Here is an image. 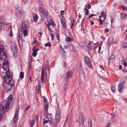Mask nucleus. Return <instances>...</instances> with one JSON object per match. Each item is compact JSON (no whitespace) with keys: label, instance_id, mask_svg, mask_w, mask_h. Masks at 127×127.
I'll return each instance as SVG.
<instances>
[{"label":"nucleus","instance_id":"1","mask_svg":"<svg viewBox=\"0 0 127 127\" xmlns=\"http://www.w3.org/2000/svg\"><path fill=\"white\" fill-rule=\"evenodd\" d=\"M6 75L3 76V79L5 82L4 83L3 86L6 91H10L14 85V82L11 77L9 70L5 72Z\"/></svg>","mask_w":127,"mask_h":127},{"label":"nucleus","instance_id":"2","mask_svg":"<svg viewBox=\"0 0 127 127\" xmlns=\"http://www.w3.org/2000/svg\"><path fill=\"white\" fill-rule=\"evenodd\" d=\"M13 96L10 95L3 102V105L0 104V110H2L3 111L6 112L7 110L9 109L12 107L10 106V102L13 99Z\"/></svg>","mask_w":127,"mask_h":127},{"label":"nucleus","instance_id":"3","mask_svg":"<svg viewBox=\"0 0 127 127\" xmlns=\"http://www.w3.org/2000/svg\"><path fill=\"white\" fill-rule=\"evenodd\" d=\"M49 72V63L47 62L46 64L42 66L41 70V80L42 83L44 82L47 78V73Z\"/></svg>","mask_w":127,"mask_h":127},{"label":"nucleus","instance_id":"4","mask_svg":"<svg viewBox=\"0 0 127 127\" xmlns=\"http://www.w3.org/2000/svg\"><path fill=\"white\" fill-rule=\"evenodd\" d=\"M61 114V112L60 109H58L56 111L55 117L53 122V124L54 126H56L58 125Z\"/></svg>","mask_w":127,"mask_h":127},{"label":"nucleus","instance_id":"5","mask_svg":"<svg viewBox=\"0 0 127 127\" xmlns=\"http://www.w3.org/2000/svg\"><path fill=\"white\" fill-rule=\"evenodd\" d=\"M4 50V48L3 46L0 45V58L1 60H4V59L6 57V55L5 53L3 52L2 51Z\"/></svg>","mask_w":127,"mask_h":127},{"label":"nucleus","instance_id":"6","mask_svg":"<svg viewBox=\"0 0 127 127\" xmlns=\"http://www.w3.org/2000/svg\"><path fill=\"white\" fill-rule=\"evenodd\" d=\"M18 110L17 111L14 117L12 120V121L13 122L14 124H13V125L14 126H16V123L17 122L18 118Z\"/></svg>","mask_w":127,"mask_h":127},{"label":"nucleus","instance_id":"7","mask_svg":"<svg viewBox=\"0 0 127 127\" xmlns=\"http://www.w3.org/2000/svg\"><path fill=\"white\" fill-rule=\"evenodd\" d=\"M85 118L82 115H80L79 117V123L80 126L81 127H84V121Z\"/></svg>","mask_w":127,"mask_h":127},{"label":"nucleus","instance_id":"8","mask_svg":"<svg viewBox=\"0 0 127 127\" xmlns=\"http://www.w3.org/2000/svg\"><path fill=\"white\" fill-rule=\"evenodd\" d=\"M28 26L26 23L22 24L21 26V29L19 30L18 32H23V31L26 30H28Z\"/></svg>","mask_w":127,"mask_h":127},{"label":"nucleus","instance_id":"9","mask_svg":"<svg viewBox=\"0 0 127 127\" xmlns=\"http://www.w3.org/2000/svg\"><path fill=\"white\" fill-rule=\"evenodd\" d=\"M124 88L123 84L122 83H120L118 85V91L121 93L124 91Z\"/></svg>","mask_w":127,"mask_h":127},{"label":"nucleus","instance_id":"10","mask_svg":"<svg viewBox=\"0 0 127 127\" xmlns=\"http://www.w3.org/2000/svg\"><path fill=\"white\" fill-rule=\"evenodd\" d=\"M48 15V12L45 9L41 13V16L42 19H44L45 17H47Z\"/></svg>","mask_w":127,"mask_h":127},{"label":"nucleus","instance_id":"11","mask_svg":"<svg viewBox=\"0 0 127 127\" xmlns=\"http://www.w3.org/2000/svg\"><path fill=\"white\" fill-rule=\"evenodd\" d=\"M4 23V18L2 17L0 18V30L2 29V27Z\"/></svg>","mask_w":127,"mask_h":127},{"label":"nucleus","instance_id":"12","mask_svg":"<svg viewBox=\"0 0 127 127\" xmlns=\"http://www.w3.org/2000/svg\"><path fill=\"white\" fill-rule=\"evenodd\" d=\"M47 116L48 120L50 122V124L52 123L53 124V122L54 120H53V118L51 114L48 115Z\"/></svg>","mask_w":127,"mask_h":127},{"label":"nucleus","instance_id":"13","mask_svg":"<svg viewBox=\"0 0 127 127\" xmlns=\"http://www.w3.org/2000/svg\"><path fill=\"white\" fill-rule=\"evenodd\" d=\"M114 41L113 38L112 37H110L108 39V44L109 45H111Z\"/></svg>","mask_w":127,"mask_h":127},{"label":"nucleus","instance_id":"14","mask_svg":"<svg viewBox=\"0 0 127 127\" xmlns=\"http://www.w3.org/2000/svg\"><path fill=\"white\" fill-rule=\"evenodd\" d=\"M115 58V56L114 54H112L109 57L108 62V63H110L112 62V60L114 59Z\"/></svg>","mask_w":127,"mask_h":127},{"label":"nucleus","instance_id":"15","mask_svg":"<svg viewBox=\"0 0 127 127\" xmlns=\"http://www.w3.org/2000/svg\"><path fill=\"white\" fill-rule=\"evenodd\" d=\"M16 9L17 10V12L20 14H23L24 13V11L23 10L22 8L19 9L18 7V8H16Z\"/></svg>","mask_w":127,"mask_h":127},{"label":"nucleus","instance_id":"16","mask_svg":"<svg viewBox=\"0 0 127 127\" xmlns=\"http://www.w3.org/2000/svg\"><path fill=\"white\" fill-rule=\"evenodd\" d=\"M63 18H64V16L62 17V19L61 20V22L63 25V27H64V29H65L66 28V23L65 21H64Z\"/></svg>","mask_w":127,"mask_h":127},{"label":"nucleus","instance_id":"17","mask_svg":"<svg viewBox=\"0 0 127 127\" xmlns=\"http://www.w3.org/2000/svg\"><path fill=\"white\" fill-rule=\"evenodd\" d=\"M72 73L71 71H68L66 73V77L67 78H68L72 76Z\"/></svg>","mask_w":127,"mask_h":127},{"label":"nucleus","instance_id":"18","mask_svg":"<svg viewBox=\"0 0 127 127\" xmlns=\"http://www.w3.org/2000/svg\"><path fill=\"white\" fill-rule=\"evenodd\" d=\"M38 16L36 15L35 14H33V19L34 21L35 22H36L38 19Z\"/></svg>","mask_w":127,"mask_h":127},{"label":"nucleus","instance_id":"19","mask_svg":"<svg viewBox=\"0 0 127 127\" xmlns=\"http://www.w3.org/2000/svg\"><path fill=\"white\" fill-rule=\"evenodd\" d=\"M19 34L18 35V40H20L22 38V34L23 32H19Z\"/></svg>","mask_w":127,"mask_h":127},{"label":"nucleus","instance_id":"20","mask_svg":"<svg viewBox=\"0 0 127 127\" xmlns=\"http://www.w3.org/2000/svg\"><path fill=\"white\" fill-rule=\"evenodd\" d=\"M87 126L88 127H92V123L90 119H88Z\"/></svg>","mask_w":127,"mask_h":127},{"label":"nucleus","instance_id":"21","mask_svg":"<svg viewBox=\"0 0 127 127\" xmlns=\"http://www.w3.org/2000/svg\"><path fill=\"white\" fill-rule=\"evenodd\" d=\"M105 12L104 11H103L102 12V14L101 16L99 17L100 18H101L102 17H104V18H105L106 17V14H105Z\"/></svg>","mask_w":127,"mask_h":127},{"label":"nucleus","instance_id":"22","mask_svg":"<svg viewBox=\"0 0 127 127\" xmlns=\"http://www.w3.org/2000/svg\"><path fill=\"white\" fill-rule=\"evenodd\" d=\"M41 88V86L38 85L37 86L35 89V92L36 93H38L39 92V90Z\"/></svg>","mask_w":127,"mask_h":127},{"label":"nucleus","instance_id":"23","mask_svg":"<svg viewBox=\"0 0 127 127\" xmlns=\"http://www.w3.org/2000/svg\"><path fill=\"white\" fill-rule=\"evenodd\" d=\"M35 121L33 120L30 121L29 122V124H30L31 127H32L34 124Z\"/></svg>","mask_w":127,"mask_h":127},{"label":"nucleus","instance_id":"24","mask_svg":"<svg viewBox=\"0 0 127 127\" xmlns=\"http://www.w3.org/2000/svg\"><path fill=\"white\" fill-rule=\"evenodd\" d=\"M86 63L89 67L92 68V66L91 62H90V61H88Z\"/></svg>","mask_w":127,"mask_h":127},{"label":"nucleus","instance_id":"25","mask_svg":"<svg viewBox=\"0 0 127 127\" xmlns=\"http://www.w3.org/2000/svg\"><path fill=\"white\" fill-rule=\"evenodd\" d=\"M36 51L35 50V48L33 49V53H32V56L34 57H35L36 55Z\"/></svg>","mask_w":127,"mask_h":127},{"label":"nucleus","instance_id":"26","mask_svg":"<svg viewBox=\"0 0 127 127\" xmlns=\"http://www.w3.org/2000/svg\"><path fill=\"white\" fill-rule=\"evenodd\" d=\"M24 76V73L23 72H21L20 73L19 78L21 79H22Z\"/></svg>","mask_w":127,"mask_h":127},{"label":"nucleus","instance_id":"27","mask_svg":"<svg viewBox=\"0 0 127 127\" xmlns=\"http://www.w3.org/2000/svg\"><path fill=\"white\" fill-rule=\"evenodd\" d=\"M28 30H26L23 31V33L24 36H26L28 35Z\"/></svg>","mask_w":127,"mask_h":127},{"label":"nucleus","instance_id":"28","mask_svg":"<svg viewBox=\"0 0 127 127\" xmlns=\"http://www.w3.org/2000/svg\"><path fill=\"white\" fill-rule=\"evenodd\" d=\"M45 10L44 8L42 7H40L39 9V10L40 11V12L41 13L42 12L44 11Z\"/></svg>","mask_w":127,"mask_h":127},{"label":"nucleus","instance_id":"29","mask_svg":"<svg viewBox=\"0 0 127 127\" xmlns=\"http://www.w3.org/2000/svg\"><path fill=\"white\" fill-rule=\"evenodd\" d=\"M88 46L89 48L90 49H92L93 47V45L92 43L90 42L88 44Z\"/></svg>","mask_w":127,"mask_h":127},{"label":"nucleus","instance_id":"30","mask_svg":"<svg viewBox=\"0 0 127 127\" xmlns=\"http://www.w3.org/2000/svg\"><path fill=\"white\" fill-rule=\"evenodd\" d=\"M111 89L113 93H114L115 92L116 88L115 86H112L111 87Z\"/></svg>","mask_w":127,"mask_h":127},{"label":"nucleus","instance_id":"31","mask_svg":"<svg viewBox=\"0 0 127 127\" xmlns=\"http://www.w3.org/2000/svg\"><path fill=\"white\" fill-rule=\"evenodd\" d=\"M66 40L68 42H70L72 41V39L69 37H68L66 39Z\"/></svg>","mask_w":127,"mask_h":127},{"label":"nucleus","instance_id":"32","mask_svg":"<svg viewBox=\"0 0 127 127\" xmlns=\"http://www.w3.org/2000/svg\"><path fill=\"white\" fill-rule=\"evenodd\" d=\"M85 61L86 63L88 61H90L89 58L88 57H85Z\"/></svg>","mask_w":127,"mask_h":127},{"label":"nucleus","instance_id":"33","mask_svg":"<svg viewBox=\"0 0 127 127\" xmlns=\"http://www.w3.org/2000/svg\"><path fill=\"white\" fill-rule=\"evenodd\" d=\"M75 22V20H73L71 22V28H72L74 26V24Z\"/></svg>","mask_w":127,"mask_h":127},{"label":"nucleus","instance_id":"34","mask_svg":"<svg viewBox=\"0 0 127 127\" xmlns=\"http://www.w3.org/2000/svg\"><path fill=\"white\" fill-rule=\"evenodd\" d=\"M85 9H86L85 11V14L86 15H88L89 14V10L88 9H87L86 8H85Z\"/></svg>","mask_w":127,"mask_h":127},{"label":"nucleus","instance_id":"35","mask_svg":"<svg viewBox=\"0 0 127 127\" xmlns=\"http://www.w3.org/2000/svg\"><path fill=\"white\" fill-rule=\"evenodd\" d=\"M44 45L45 46H49V47H50L51 46V44L49 43H45V44Z\"/></svg>","mask_w":127,"mask_h":127},{"label":"nucleus","instance_id":"36","mask_svg":"<svg viewBox=\"0 0 127 127\" xmlns=\"http://www.w3.org/2000/svg\"><path fill=\"white\" fill-rule=\"evenodd\" d=\"M79 72L80 73H82L83 72V68L82 67H80L79 68Z\"/></svg>","mask_w":127,"mask_h":127},{"label":"nucleus","instance_id":"37","mask_svg":"<svg viewBox=\"0 0 127 127\" xmlns=\"http://www.w3.org/2000/svg\"><path fill=\"white\" fill-rule=\"evenodd\" d=\"M50 21H51V23H50V25L51 24H52V25L53 26H55V24L53 23L52 20V19H50V21L49 22L50 23Z\"/></svg>","mask_w":127,"mask_h":127},{"label":"nucleus","instance_id":"38","mask_svg":"<svg viewBox=\"0 0 127 127\" xmlns=\"http://www.w3.org/2000/svg\"><path fill=\"white\" fill-rule=\"evenodd\" d=\"M122 46L124 48L127 47V42L123 43L122 44Z\"/></svg>","mask_w":127,"mask_h":127},{"label":"nucleus","instance_id":"39","mask_svg":"<svg viewBox=\"0 0 127 127\" xmlns=\"http://www.w3.org/2000/svg\"><path fill=\"white\" fill-rule=\"evenodd\" d=\"M56 36L58 39V41H59L60 40L59 34L58 33H56Z\"/></svg>","mask_w":127,"mask_h":127},{"label":"nucleus","instance_id":"40","mask_svg":"<svg viewBox=\"0 0 127 127\" xmlns=\"http://www.w3.org/2000/svg\"><path fill=\"white\" fill-rule=\"evenodd\" d=\"M45 104L44 109L45 110H47L48 109V103H45Z\"/></svg>","mask_w":127,"mask_h":127},{"label":"nucleus","instance_id":"41","mask_svg":"<svg viewBox=\"0 0 127 127\" xmlns=\"http://www.w3.org/2000/svg\"><path fill=\"white\" fill-rule=\"evenodd\" d=\"M98 46V44L97 43H95L94 44L93 46V48L94 50H95V48H96L97 46Z\"/></svg>","mask_w":127,"mask_h":127},{"label":"nucleus","instance_id":"42","mask_svg":"<svg viewBox=\"0 0 127 127\" xmlns=\"http://www.w3.org/2000/svg\"><path fill=\"white\" fill-rule=\"evenodd\" d=\"M49 120H45L44 118L43 119V124H45L47 123L48 122Z\"/></svg>","mask_w":127,"mask_h":127},{"label":"nucleus","instance_id":"43","mask_svg":"<svg viewBox=\"0 0 127 127\" xmlns=\"http://www.w3.org/2000/svg\"><path fill=\"white\" fill-rule=\"evenodd\" d=\"M69 47L71 50H73L74 46L73 45H70L69 46Z\"/></svg>","mask_w":127,"mask_h":127},{"label":"nucleus","instance_id":"44","mask_svg":"<svg viewBox=\"0 0 127 127\" xmlns=\"http://www.w3.org/2000/svg\"><path fill=\"white\" fill-rule=\"evenodd\" d=\"M50 35L51 36L52 38V40H54V34L52 33H51L50 34Z\"/></svg>","mask_w":127,"mask_h":127},{"label":"nucleus","instance_id":"45","mask_svg":"<svg viewBox=\"0 0 127 127\" xmlns=\"http://www.w3.org/2000/svg\"><path fill=\"white\" fill-rule=\"evenodd\" d=\"M9 34L10 36H13V33L12 31H10Z\"/></svg>","mask_w":127,"mask_h":127},{"label":"nucleus","instance_id":"46","mask_svg":"<svg viewBox=\"0 0 127 127\" xmlns=\"http://www.w3.org/2000/svg\"><path fill=\"white\" fill-rule=\"evenodd\" d=\"M62 50H63V51L62 52V53L63 55H66V52H65L64 50L63 49H62Z\"/></svg>","mask_w":127,"mask_h":127},{"label":"nucleus","instance_id":"47","mask_svg":"<svg viewBox=\"0 0 127 127\" xmlns=\"http://www.w3.org/2000/svg\"><path fill=\"white\" fill-rule=\"evenodd\" d=\"M114 118H115L112 117V118L111 119V121L112 122H115V120L114 119Z\"/></svg>","mask_w":127,"mask_h":127},{"label":"nucleus","instance_id":"48","mask_svg":"<svg viewBox=\"0 0 127 127\" xmlns=\"http://www.w3.org/2000/svg\"><path fill=\"white\" fill-rule=\"evenodd\" d=\"M111 126L110 123L109 122L107 124L105 127H110Z\"/></svg>","mask_w":127,"mask_h":127},{"label":"nucleus","instance_id":"49","mask_svg":"<svg viewBox=\"0 0 127 127\" xmlns=\"http://www.w3.org/2000/svg\"><path fill=\"white\" fill-rule=\"evenodd\" d=\"M111 115L112 116V117L115 118V115L114 113H112L111 114Z\"/></svg>","mask_w":127,"mask_h":127},{"label":"nucleus","instance_id":"50","mask_svg":"<svg viewBox=\"0 0 127 127\" xmlns=\"http://www.w3.org/2000/svg\"><path fill=\"white\" fill-rule=\"evenodd\" d=\"M45 111L44 112V115H47V114H48V111H47V110H45Z\"/></svg>","mask_w":127,"mask_h":127},{"label":"nucleus","instance_id":"51","mask_svg":"<svg viewBox=\"0 0 127 127\" xmlns=\"http://www.w3.org/2000/svg\"><path fill=\"white\" fill-rule=\"evenodd\" d=\"M44 100L45 101V103H48L47 102V99L45 97L44 98Z\"/></svg>","mask_w":127,"mask_h":127},{"label":"nucleus","instance_id":"52","mask_svg":"<svg viewBox=\"0 0 127 127\" xmlns=\"http://www.w3.org/2000/svg\"><path fill=\"white\" fill-rule=\"evenodd\" d=\"M66 63L65 62H64L63 63V65L64 66V67H65L66 66Z\"/></svg>","mask_w":127,"mask_h":127},{"label":"nucleus","instance_id":"53","mask_svg":"<svg viewBox=\"0 0 127 127\" xmlns=\"http://www.w3.org/2000/svg\"><path fill=\"white\" fill-rule=\"evenodd\" d=\"M124 65L125 67H126L127 66V63L125 61L124 63Z\"/></svg>","mask_w":127,"mask_h":127},{"label":"nucleus","instance_id":"54","mask_svg":"<svg viewBox=\"0 0 127 127\" xmlns=\"http://www.w3.org/2000/svg\"><path fill=\"white\" fill-rule=\"evenodd\" d=\"M126 16L125 15V14L123 13L121 15L122 17V18H125Z\"/></svg>","mask_w":127,"mask_h":127},{"label":"nucleus","instance_id":"55","mask_svg":"<svg viewBox=\"0 0 127 127\" xmlns=\"http://www.w3.org/2000/svg\"><path fill=\"white\" fill-rule=\"evenodd\" d=\"M29 108H30V106H28L26 107L25 108V112H26V111H27V109H29Z\"/></svg>","mask_w":127,"mask_h":127},{"label":"nucleus","instance_id":"56","mask_svg":"<svg viewBox=\"0 0 127 127\" xmlns=\"http://www.w3.org/2000/svg\"><path fill=\"white\" fill-rule=\"evenodd\" d=\"M99 20L100 24V25H102V20L101 19H99Z\"/></svg>","mask_w":127,"mask_h":127},{"label":"nucleus","instance_id":"57","mask_svg":"<svg viewBox=\"0 0 127 127\" xmlns=\"http://www.w3.org/2000/svg\"><path fill=\"white\" fill-rule=\"evenodd\" d=\"M100 67L101 68H102L103 70H105V69H104V67L103 66V65H100Z\"/></svg>","mask_w":127,"mask_h":127},{"label":"nucleus","instance_id":"58","mask_svg":"<svg viewBox=\"0 0 127 127\" xmlns=\"http://www.w3.org/2000/svg\"><path fill=\"white\" fill-rule=\"evenodd\" d=\"M91 7V6L90 4H88V5L87 8L88 9L90 8Z\"/></svg>","mask_w":127,"mask_h":127},{"label":"nucleus","instance_id":"59","mask_svg":"<svg viewBox=\"0 0 127 127\" xmlns=\"http://www.w3.org/2000/svg\"><path fill=\"white\" fill-rule=\"evenodd\" d=\"M2 63L3 64V65H5V64L7 65V64L8 63V61H7V60H6V63H5V62H3Z\"/></svg>","mask_w":127,"mask_h":127},{"label":"nucleus","instance_id":"60","mask_svg":"<svg viewBox=\"0 0 127 127\" xmlns=\"http://www.w3.org/2000/svg\"><path fill=\"white\" fill-rule=\"evenodd\" d=\"M101 47L100 46V45H99V49L98 50V52H99L100 51V50H101Z\"/></svg>","mask_w":127,"mask_h":127},{"label":"nucleus","instance_id":"61","mask_svg":"<svg viewBox=\"0 0 127 127\" xmlns=\"http://www.w3.org/2000/svg\"><path fill=\"white\" fill-rule=\"evenodd\" d=\"M2 118V115L0 114V122L1 121Z\"/></svg>","mask_w":127,"mask_h":127},{"label":"nucleus","instance_id":"62","mask_svg":"<svg viewBox=\"0 0 127 127\" xmlns=\"http://www.w3.org/2000/svg\"><path fill=\"white\" fill-rule=\"evenodd\" d=\"M122 9H124V10H126V9L125 8V7L124 6H122Z\"/></svg>","mask_w":127,"mask_h":127},{"label":"nucleus","instance_id":"63","mask_svg":"<svg viewBox=\"0 0 127 127\" xmlns=\"http://www.w3.org/2000/svg\"><path fill=\"white\" fill-rule=\"evenodd\" d=\"M64 11L63 10L61 11V14L62 15H63L64 13Z\"/></svg>","mask_w":127,"mask_h":127},{"label":"nucleus","instance_id":"64","mask_svg":"<svg viewBox=\"0 0 127 127\" xmlns=\"http://www.w3.org/2000/svg\"><path fill=\"white\" fill-rule=\"evenodd\" d=\"M93 16V14H91L90 16H89V17L91 18Z\"/></svg>","mask_w":127,"mask_h":127}]
</instances>
